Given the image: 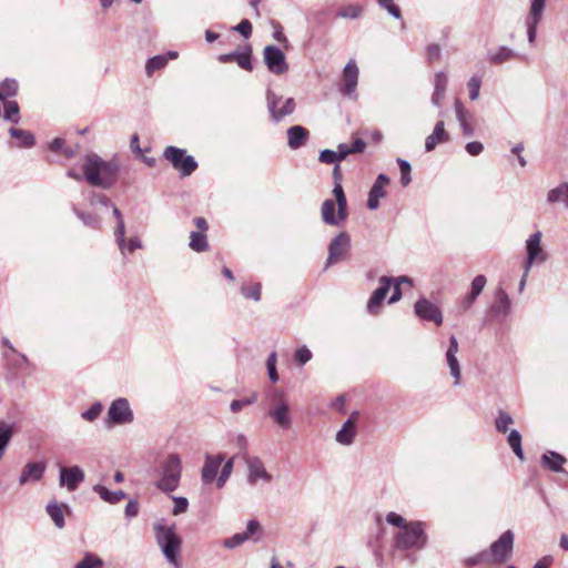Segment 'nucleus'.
I'll use <instances>...</instances> for the list:
<instances>
[{"instance_id":"nucleus-1","label":"nucleus","mask_w":568,"mask_h":568,"mask_svg":"<svg viewBox=\"0 0 568 568\" xmlns=\"http://www.w3.org/2000/svg\"><path fill=\"white\" fill-rule=\"evenodd\" d=\"M82 171L90 185L109 190L118 180L120 163L116 159L105 161L95 153H89L84 158Z\"/></svg>"},{"instance_id":"nucleus-2","label":"nucleus","mask_w":568,"mask_h":568,"mask_svg":"<svg viewBox=\"0 0 568 568\" xmlns=\"http://www.w3.org/2000/svg\"><path fill=\"white\" fill-rule=\"evenodd\" d=\"M154 532L156 544L162 550L166 560L175 568H181L179 562V556L182 546V539L175 531V526H166L162 523L154 525Z\"/></svg>"},{"instance_id":"nucleus-3","label":"nucleus","mask_w":568,"mask_h":568,"mask_svg":"<svg viewBox=\"0 0 568 568\" xmlns=\"http://www.w3.org/2000/svg\"><path fill=\"white\" fill-rule=\"evenodd\" d=\"M333 194L335 201L327 199L322 203L321 217L326 225L339 226L347 219V199L342 184H335Z\"/></svg>"},{"instance_id":"nucleus-4","label":"nucleus","mask_w":568,"mask_h":568,"mask_svg":"<svg viewBox=\"0 0 568 568\" xmlns=\"http://www.w3.org/2000/svg\"><path fill=\"white\" fill-rule=\"evenodd\" d=\"M268 400V417L282 429H290L293 424V415L290 400L286 394L277 388L266 393Z\"/></svg>"},{"instance_id":"nucleus-5","label":"nucleus","mask_w":568,"mask_h":568,"mask_svg":"<svg viewBox=\"0 0 568 568\" xmlns=\"http://www.w3.org/2000/svg\"><path fill=\"white\" fill-rule=\"evenodd\" d=\"M181 476V457L175 453L169 454L161 464L160 478L155 486L163 493H172L179 487Z\"/></svg>"},{"instance_id":"nucleus-6","label":"nucleus","mask_w":568,"mask_h":568,"mask_svg":"<svg viewBox=\"0 0 568 568\" xmlns=\"http://www.w3.org/2000/svg\"><path fill=\"white\" fill-rule=\"evenodd\" d=\"M394 544L397 549H423L427 544V536L424 529V523L410 521L407 527L399 530L394 537Z\"/></svg>"},{"instance_id":"nucleus-7","label":"nucleus","mask_w":568,"mask_h":568,"mask_svg":"<svg viewBox=\"0 0 568 568\" xmlns=\"http://www.w3.org/2000/svg\"><path fill=\"white\" fill-rule=\"evenodd\" d=\"M163 158L180 173L182 178L191 175L197 169V162L186 150L176 146H166Z\"/></svg>"},{"instance_id":"nucleus-8","label":"nucleus","mask_w":568,"mask_h":568,"mask_svg":"<svg viewBox=\"0 0 568 568\" xmlns=\"http://www.w3.org/2000/svg\"><path fill=\"white\" fill-rule=\"evenodd\" d=\"M266 104L271 120L275 123L281 122L285 116L291 115L296 108V103L293 98L283 100L282 97L277 95L271 89L266 91Z\"/></svg>"},{"instance_id":"nucleus-9","label":"nucleus","mask_w":568,"mask_h":568,"mask_svg":"<svg viewBox=\"0 0 568 568\" xmlns=\"http://www.w3.org/2000/svg\"><path fill=\"white\" fill-rule=\"evenodd\" d=\"M243 459L247 467L246 481L248 485L255 486L258 481L272 483L273 476L266 470L264 462L260 457L245 454Z\"/></svg>"},{"instance_id":"nucleus-10","label":"nucleus","mask_w":568,"mask_h":568,"mask_svg":"<svg viewBox=\"0 0 568 568\" xmlns=\"http://www.w3.org/2000/svg\"><path fill=\"white\" fill-rule=\"evenodd\" d=\"M514 547V532L506 530L500 537L494 541L489 548L488 555L491 562L500 564L506 561Z\"/></svg>"},{"instance_id":"nucleus-11","label":"nucleus","mask_w":568,"mask_h":568,"mask_svg":"<svg viewBox=\"0 0 568 568\" xmlns=\"http://www.w3.org/2000/svg\"><path fill=\"white\" fill-rule=\"evenodd\" d=\"M264 63L270 72L276 75L284 74L288 70L285 54L276 45H266L263 51Z\"/></svg>"},{"instance_id":"nucleus-12","label":"nucleus","mask_w":568,"mask_h":568,"mask_svg":"<svg viewBox=\"0 0 568 568\" xmlns=\"http://www.w3.org/2000/svg\"><path fill=\"white\" fill-rule=\"evenodd\" d=\"M133 420V412L126 398L113 400L108 409V422L115 425L129 424Z\"/></svg>"},{"instance_id":"nucleus-13","label":"nucleus","mask_w":568,"mask_h":568,"mask_svg":"<svg viewBox=\"0 0 568 568\" xmlns=\"http://www.w3.org/2000/svg\"><path fill=\"white\" fill-rule=\"evenodd\" d=\"M414 311L423 321L433 322L438 326L443 324V313L440 308L427 298H419L414 305Z\"/></svg>"},{"instance_id":"nucleus-14","label":"nucleus","mask_w":568,"mask_h":568,"mask_svg":"<svg viewBox=\"0 0 568 568\" xmlns=\"http://www.w3.org/2000/svg\"><path fill=\"white\" fill-rule=\"evenodd\" d=\"M351 247V237L346 232L337 234L328 245L327 265L339 262Z\"/></svg>"},{"instance_id":"nucleus-15","label":"nucleus","mask_w":568,"mask_h":568,"mask_svg":"<svg viewBox=\"0 0 568 568\" xmlns=\"http://www.w3.org/2000/svg\"><path fill=\"white\" fill-rule=\"evenodd\" d=\"M511 312V301L503 287H498L495 292V302L488 310V314L494 318L501 320L507 317Z\"/></svg>"},{"instance_id":"nucleus-16","label":"nucleus","mask_w":568,"mask_h":568,"mask_svg":"<svg viewBox=\"0 0 568 568\" xmlns=\"http://www.w3.org/2000/svg\"><path fill=\"white\" fill-rule=\"evenodd\" d=\"M393 277L382 276L379 278V286L373 292L367 302V312L369 314H377L383 301L393 285Z\"/></svg>"},{"instance_id":"nucleus-17","label":"nucleus","mask_w":568,"mask_h":568,"mask_svg":"<svg viewBox=\"0 0 568 568\" xmlns=\"http://www.w3.org/2000/svg\"><path fill=\"white\" fill-rule=\"evenodd\" d=\"M393 277L382 276L379 278V286L373 292L367 302V312L369 314H377L383 301L393 285Z\"/></svg>"},{"instance_id":"nucleus-18","label":"nucleus","mask_w":568,"mask_h":568,"mask_svg":"<svg viewBox=\"0 0 568 568\" xmlns=\"http://www.w3.org/2000/svg\"><path fill=\"white\" fill-rule=\"evenodd\" d=\"M393 277L382 276L379 278V286L373 292L367 302V312L369 314H377L383 301L393 285Z\"/></svg>"},{"instance_id":"nucleus-19","label":"nucleus","mask_w":568,"mask_h":568,"mask_svg":"<svg viewBox=\"0 0 568 568\" xmlns=\"http://www.w3.org/2000/svg\"><path fill=\"white\" fill-rule=\"evenodd\" d=\"M47 465L44 462H30L27 463L21 469L19 476V485L24 486L31 483H38L43 478Z\"/></svg>"},{"instance_id":"nucleus-20","label":"nucleus","mask_w":568,"mask_h":568,"mask_svg":"<svg viewBox=\"0 0 568 568\" xmlns=\"http://www.w3.org/2000/svg\"><path fill=\"white\" fill-rule=\"evenodd\" d=\"M83 480L84 471L79 466L60 468L59 484L69 491H74Z\"/></svg>"},{"instance_id":"nucleus-21","label":"nucleus","mask_w":568,"mask_h":568,"mask_svg":"<svg viewBox=\"0 0 568 568\" xmlns=\"http://www.w3.org/2000/svg\"><path fill=\"white\" fill-rule=\"evenodd\" d=\"M358 68L355 60H349L343 69V81L339 91L345 95H352L358 83Z\"/></svg>"},{"instance_id":"nucleus-22","label":"nucleus","mask_w":568,"mask_h":568,"mask_svg":"<svg viewBox=\"0 0 568 568\" xmlns=\"http://www.w3.org/2000/svg\"><path fill=\"white\" fill-rule=\"evenodd\" d=\"M217 60L222 63L235 61L237 65L246 71L253 70L252 64V47L246 44L243 51H234L231 53L220 54Z\"/></svg>"},{"instance_id":"nucleus-23","label":"nucleus","mask_w":568,"mask_h":568,"mask_svg":"<svg viewBox=\"0 0 568 568\" xmlns=\"http://www.w3.org/2000/svg\"><path fill=\"white\" fill-rule=\"evenodd\" d=\"M224 462V455H205L204 465L201 470V479L203 484L207 485L213 483L216 479L219 469Z\"/></svg>"},{"instance_id":"nucleus-24","label":"nucleus","mask_w":568,"mask_h":568,"mask_svg":"<svg viewBox=\"0 0 568 568\" xmlns=\"http://www.w3.org/2000/svg\"><path fill=\"white\" fill-rule=\"evenodd\" d=\"M541 237V232L537 231L526 240L527 256L537 261V264H542L547 260V254L540 245Z\"/></svg>"},{"instance_id":"nucleus-25","label":"nucleus","mask_w":568,"mask_h":568,"mask_svg":"<svg viewBox=\"0 0 568 568\" xmlns=\"http://www.w3.org/2000/svg\"><path fill=\"white\" fill-rule=\"evenodd\" d=\"M487 280L484 275H477L470 285V292L460 301V308L463 312L470 310L477 297L481 294L486 286Z\"/></svg>"},{"instance_id":"nucleus-26","label":"nucleus","mask_w":568,"mask_h":568,"mask_svg":"<svg viewBox=\"0 0 568 568\" xmlns=\"http://www.w3.org/2000/svg\"><path fill=\"white\" fill-rule=\"evenodd\" d=\"M260 529V523L257 520H250L247 523L246 531L233 535L230 538L223 540V546L229 549H233L244 541L248 540Z\"/></svg>"},{"instance_id":"nucleus-27","label":"nucleus","mask_w":568,"mask_h":568,"mask_svg":"<svg viewBox=\"0 0 568 568\" xmlns=\"http://www.w3.org/2000/svg\"><path fill=\"white\" fill-rule=\"evenodd\" d=\"M356 415L357 413L352 414V416L343 424L342 428L336 433L335 438L338 444L344 446L353 444L356 435Z\"/></svg>"},{"instance_id":"nucleus-28","label":"nucleus","mask_w":568,"mask_h":568,"mask_svg":"<svg viewBox=\"0 0 568 568\" xmlns=\"http://www.w3.org/2000/svg\"><path fill=\"white\" fill-rule=\"evenodd\" d=\"M449 140V135L448 133L445 131V124H444V121H438L436 124H435V128L432 132V134H429L427 138H426V141H425V150L427 152H430L433 151L436 145L438 143H443V142H447Z\"/></svg>"},{"instance_id":"nucleus-29","label":"nucleus","mask_w":568,"mask_h":568,"mask_svg":"<svg viewBox=\"0 0 568 568\" xmlns=\"http://www.w3.org/2000/svg\"><path fill=\"white\" fill-rule=\"evenodd\" d=\"M308 130L302 125H293L287 130V144L292 150L304 145L308 139Z\"/></svg>"},{"instance_id":"nucleus-30","label":"nucleus","mask_w":568,"mask_h":568,"mask_svg":"<svg viewBox=\"0 0 568 568\" xmlns=\"http://www.w3.org/2000/svg\"><path fill=\"white\" fill-rule=\"evenodd\" d=\"M92 490L97 493L103 501L110 505H116L126 498L125 491L121 489L111 491L105 486L100 484L94 485Z\"/></svg>"},{"instance_id":"nucleus-31","label":"nucleus","mask_w":568,"mask_h":568,"mask_svg":"<svg viewBox=\"0 0 568 568\" xmlns=\"http://www.w3.org/2000/svg\"><path fill=\"white\" fill-rule=\"evenodd\" d=\"M517 57H519L518 53H516L511 48L505 45L488 52V60L493 64H501Z\"/></svg>"},{"instance_id":"nucleus-32","label":"nucleus","mask_w":568,"mask_h":568,"mask_svg":"<svg viewBox=\"0 0 568 568\" xmlns=\"http://www.w3.org/2000/svg\"><path fill=\"white\" fill-rule=\"evenodd\" d=\"M549 203H562L568 209V183H561L547 193Z\"/></svg>"},{"instance_id":"nucleus-33","label":"nucleus","mask_w":568,"mask_h":568,"mask_svg":"<svg viewBox=\"0 0 568 568\" xmlns=\"http://www.w3.org/2000/svg\"><path fill=\"white\" fill-rule=\"evenodd\" d=\"M541 462L544 466L558 473L561 471L562 465L566 463V458L556 452H548L542 455Z\"/></svg>"},{"instance_id":"nucleus-34","label":"nucleus","mask_w":568,"mask_h":568,"mask_svg":"<svg viewBox=\"0 0 568 568\" xmlns=\"http://www.w3.org/2000/svg\"><path fill=\"white\" fill-rule=\"evenodd\" d=\"M189 246L192 251L201 253L209 250V242L206 234L203 232L192 231L190 234Z\"/></svg>"},{"instance_id":"nucleus-35","label":"nucleus","mask_w":568,"mask_h":568,"mask_svg":"<svg viewBox=\"0 0 568 568\" xmlns=\"http://www.w3.org/2000/svg\"><path fill=\"white\" fill-rule=\"evenodd\" d=\"M68 508L65 505L58 504V503H49L47 505V513L53 520L54 525L58 528L64 527V514L63 509Z\"/></svg>"},{"instance_id":"nucleus-36","label":"nucleus","mask_w":568,"mask_h":568,"mask_svg":"<svg viewBox=\"0 0 568 568\" xmlns=\"http://www.w3.org/2000/svg\"><path fill=\"white\" fill-rule=\"evenodd\" d=\"M1 108H3V118L12 123L20 121L19 105L16 101L6 100L1 101Z\"/></svg>"},{"instance_id":"nucleus-37","label":"nucleus","mask_w":568,"mask_h":568,"mask_svg":"<svg viewBox=\"0 0 568 568\" xmlns=\"http://www.w3.org/2000/svg\"><path fill=\"white\" fill-rule=\"evenodd\" d=\"M386 196L385 187L373 184L367 199V207L372 211L379 207V200Z\"/></svg>"},{"instance_id":"nucleus-38","label":"nucleus","mask_w":568,"mask_h":568,"mask_svg":"<svg viewBox=\"0 0 568 568\" xmlns=\"http://www.w3.org/2000/svg\"><path fill=\"white\" fill-rule=\"evenodd\" d=\"M9 133L12 138L19 140V146L30 148L34 144V136L29 131L11 128Z\"/></svg>"},{"instance_id":"nucleus-39","label":"nucleus","mask_w":568,"mask_h":568,"mask_svg":"<svg viewBox=\"0 0 568 568\" xmlns=\"http://www.w3.org/2000/svg\"><path fill=\"white\" fill-rule=\"evenodd\" d=\"M115 243L119 246V250L123 256H125L128 253H132L136 248L142 247V243L138 236L130 237L128 241L125 240V234L123 235V242L115 239Z\"/></svg>"},{"instance_id":"nucleus-40","label":"nucleus","mask_w":568,"mask_h":568,"mask_svg":"<svg viewBox=\"0 0 568 568\" xmlns=\"http://www.w3.org/2000/svg\"><path fill=\"white\" fill-rule=\"evenodd\" d=\"M508 445L513 449L514 454L520 459L524 460V452L521 447V435L517 429H511L507 437Z\"/></svg>"},{"instance_id":"nucleus-41","label":"nucleus","mask_w":568,"mask_h":568,"mask_svg":"<svg viewBox=\"0 0 568 568\" xmlns=\"http://www.w3.org/2000/svg\"><path fill=\"white\" fill-rule=\"evenodd\" d=\"M168 62L169 58L166 55L159 54L150 58L145 64L146 74L152 75L155 71L163 69Z\"/></svg>"},{"instance_id":"nucleus-42","label":"nucleus","mask_w":568,"mask_h":568,"mask_svg":"<svg viewBox=\"0 0 568 568\" xmlns=\"http://www.w3.org/2000/svg\"><path fill=\"white\" fill-rule=\"evenodd\" d=\"M546 7V0H531L529 13L526 20L540 22Z\"/></svg>"},{"instance_id":"nucleus-43","label":"nucleus","mask_w":568,"mask_h":568,"mask_svg":"<svg viewBox=\"0 0 568 568\" xmlns=\"http://www.w3.org/2000/svg\"><path fill=\"white\" fill-rule=\"evenodd\" d=\"M513 424L514 419L506 410H498L495 419V428L498 433L505 434Z\"/></svg>"},{"instance_id":"nucleus-44","label":"nucleus","mask_w":568,"mask_h":568,"mask_svg":"<svg viewBox=\"0 0 568 568\" xmlns=\"http://www.w3.org/2000/svg\"><path fill=\"white\" fill-rule=\"evenodd\" d=\"M73 212L84 225L93 229H98L100 226V219L97 214L82 212L77 206H73Z\"/></svg>"},{"instance_id":"nucleus-45","label":"nucleus","mask_w":568,"mask_h":568,"mask_svg":"<svg viewBox=\"0 0 568 568\" xmlns=\"http://www.w3.org/2000/svg\"><path fill=\"white\" fill-rule=\"evenodd\" d=\"M393 280H394L393 285H392L393 294L389 297V301H388L389 304H394L402 298V290H400L402 283L412 284V278H409L408 276H405V275H402L398 277H393Z\"/></svg>"},{"instance_id":"nucleus-46","label":"nucleus","mask_w":568,"mask_h":568,"mask_svg":"<svg viewBox=\"0 0 568 568\" xmlns=\"http://www.w3.org/2000/svg\"><path fill=\"white\" fill-rule=\"evenodd\" d=\"M13 430L12 427L6 424H0V460L2 459L6 448L10 443Z\"/></svg>"},{"instance_id":"nucleus-47","label":"nucleus","mask_w":568,"mask_h":568,"mask_svg":"<svg viewBox=\"0 0 568 568\" xmlns=\"http://www.w3.org/2000/svg\"><path fill=\"white\" fill-rule=\"evenodd\" d=\"M103 561L94 554H85L74 568H102Z\"/></svg>"},{"instance_id":"nucleus-48","label":"nucleus","mask_w":568,"mask_h":568,"mask_svg":"<svg viewBox=\"0 0 568 568\" xmlns=\"http://www.w3.org/2000/svg\"><path fill=\"white\" fill-rule=\"evenodd\" d=\"M363 12V9L358 4H347L343 8H341L336 17L344 18V19H357Z\"/></svg>"},{"instance_id":"nucleus-49","label":"nucleus","mask_w":568,"mask_h":568,"mask_svg":"<svg viewBox=\"0 0 568 568\" xmlns=\"http://www.w3.org/2000/svg\"><path fill=\"white\" fill-rule=\"evenodd\" d=\"M111 206H112V213H113L114 217L116 219V225L114 229V239H118L121 242H123V235L125 234V223H124L122 213L115 205L111 204Z\"/></svg>"},{"instance_id":"nucleus-50","label":"nucleus","mask_w":568,"mask_h":568,"mask_svg":"<svg viewBox=\"0 0 568 568\" xmlns=\"http://www.w3.org/2000/svg\"><path fill=\"white\" fill-rule=\"evenodd\" d=\"M261 290L262 286L260 283H255L253 285H243L241 287V294L247 300L258 302L261 301Z\"/></svg>"},{"instance_id":"nucleus-51","label":"nucleus","mask_w":568,"mask_h":568,"mask_svg":"<svg viewBox=\"0 0 568 568\" xmlns=\"http://www.w3.org/2000/svg\"><path fill=\"white\" fill-rule=\"evenodd\" d=\"M234 466V458H230L227 462L224 463L221 473L219 477H216V486L217 488H222L227 479L230 478Z\"/></svg>"},{"instance_id":"nucleus-52","label":"nucleus","mask_w":568,"mask_h":568,"mask_svg":"<svg viewBox=\"0 0 568 568\" xmlns=\"http://www.w3.org/2000/svg\"><path fill=\"white\" fill-rule=\"evenodd\" d=\"M446 361H447V364H448L449 369H450V375L455 379L454 384L458 385L460 376H462V373H460V366H459V362L457 359L456 354L446 353Z\"/></svg>"},{"instance_id":"nucleus-53","label":"nucleus","mask_w":568,"mask_h":568,"mask_svg":"<svg viewBox=\"0 0 568 568\" xmlns=\"http://www.w3.org/2000/svg\"><path fill=\"white\" fill-rule=\"evenodd\" d=\"M397 164H398L399 170H400V183H402L403 186H407L412 182V176H410L412 168H410V164H409L408 161H406L404 159H397Z\"/></svg>"},{"instance_id":"nucleus-54","label":"nucleus","mask_w":568,"mask_h":568,"mask_svg":"<svg viewBox=\"0 0 568 568\" xmlns=\"http://www.w3.org/2000/svg\"><path fill=\"white\" fill-rule=\"evenodd\" d=\"M276 361H277V355L275 352H272L266 359L267 374H268L270 379L273 383H276L278 381V374L276 371Z\"/></svg>"},{"instance_id":"nucleus-55","label":"nucleus","mask_w":568,"mask_h":568,"mask_svg":"<svg viewBox=\"0 0 568 568\" xmlns=\"http://www.w3.org/2000/svg\"><path fill=\"white\" fill-rule=\"evenodd\" d=\"M480 85H481V79L479 77L473 75L469 79L467 87H468V91H469V99L471 101H475L478 99L479 92H480Z\"/></svg>"},{"instance_id":"nucleus-56","label":"nucleus","mask_w":568,"mask_h":568,"mask_svg":"<svg viewBox=\"0 0 568 568\" xmlns=\"http://www.w3.org/2000/svg\"><path fill=\"white\" fill-rule=\"evenodd\" d=\"M312 352L304 345L295 351L294 361L300 366H303L312 359Z\"/></svg>"},{"instance_id":"nucleus-57","label":"nucleus","mask_w":568,"mask_h":568,"mask_svg":"<svg viewBox=\"0 0 568 568\" xmlns=\"http://www.w3.org/2000/svg\"><path fill=\"white\" fill-rule=\"evenodd\" d=\"M386 521L392 526L398 527L400 530H403L404 527H407L409 525V523L406 521V519L403 516L394 511H390L386 515Z\"/></svg>"},{"instance_id":"nucleus-58","label":"nucleus","mask_w":568,"mask_h":568,"mask_svg":"<svg viewBox=\"0 0 568 568\" xmlns=\"http://www.w3.org/2000/svg\"><path fill=\"white\" fill-rule=\"evenodd\" d=\"M102 409H103L102 404L98 402V403H94L89 409L84 410L81 414V416H82V418H84L88 422H93L100 416Z\"/></svg>"},{"instance_id":"nucleus-59","label":"nucleus","mask_w":568,"mask_h":568,"mask_svg":"<svg viewBox=\"0 0 568 568\" xmlns=\"http://www.w3.org/2000/svg\"><path fill=\"white\" fill-rule=\"evenodd\" d=\"M448 85V77L444 71H439L434 78V90L438 92H446Z\"/></svg>"},{"instance_id":"nucleus-60","label":"nucleus","mask_w":568,"mask_h":568,"mask_svg":"<svg viewBox=\"0 0 568 568\" xmlns=\"http://www.w3.org/2000/svg\"><path fill=\"white\" fill-rule=\"evenodd\" d=\"M377 2L395 19H399L402 17L400 9L394 3V0H377Z\"/></svg>"},{"instance_id":"nucleus-61","label":"nucleus","mask_w":568,"mask_h":568,"mask_svg":"<svg viewBox=\"0 0 568 568\" xmlns=\"http://www.w3.org/2000/svg\"><path fill=\"white\" fill-rule=\"evenodd\" d=\"M174 507L172 514L174 516L181 515L187 510L189 501L185 497L173 496Z\"/></svg>"},{"instance_id":"nucleus-62","label":"nucleus","mask_w":568,"mask_h":568,"mask_svg":"<svg viewBox=\"0 0 568 568\" xmlns=\"http://www.w3.org/2000/svg\"><path fill=\"white\" fill-rule=\"evenodd\" d=\"M454 109H455L456 119H457L458 123H460L462 121H469V119L471 118L469 112L464 108V105L459 99L455 100Z\"/></svg>"},{"instance_id":"nucleus-63","label":"nucleus","mask_w":568,"mask_h":568,"mask_svg":"<svg viewBox=\"0 0 568 568\" xmlns=\"http://www.w3.org/2000/svg\"><path fill=\"white\" fill-rule=\"evenodd\" d=\"M318 160L325 164H334V165L339 164V161L336 156L335 151L328 150V149L320 152Z\"/></svg>"},{"instance_id":"nucleus-64","label":"nucleus","mask_w":568,"mask_h":568,"mask_svg":"<svg viewBox=\"0 0 568 568\" xmlns=\"http://www.w3.org/2000/svg\"><path fill=\"white\" fill-rule=\"evenodd\" d=\"M233 30L242 34L245 39L252 36V23L247 19H243Z\"/></svg>"}]
</instances>
